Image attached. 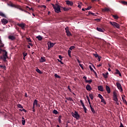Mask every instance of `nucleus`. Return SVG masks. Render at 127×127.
<instances>
[{
	"mask_svg": "<svg viewBox=\"0 0 127 127\" xmlns=\"http://www.w3.org/2000/svg\"><path fill=\"white\" fill-rule=\"evenodd\" d=\"M0 53H2V55L0 56V59L4 62H6V59L8 58L7 56V52L5 50L0 49Z\"/></svg>",
	"mask_w": 127,
	"mask_h": 127,
	"instance_id": "nucleus-1",
	"label": "nucleus"
},
{
	"mask_svg": "<svg viewBox=\"0 0 127 127\" xmlns=\"http://www.w3.org/2000/svg\"><path fill=\"white\" fill-rule=\"evenodd\" d=\"M53 8L55 9V11L57 12V13H59V12H61V9H60V5L58 4H56V5L54 4H51Z\"/></svg>",
	"mask_w": 127,
	"mask_h": 127,
	"instance_id": "nucleus-2",
	"label": "nucleus"
},
{
	"mask_svg": "<svg viewBox=\"0 0 127 127\" xmlns=\"http://www.w3.org/2000/svg\"><path fill=\"white\" fill-rule=\"evenodd\" d=\"M71 115L73 118H75L76 120H79L80 119V115L78 114L77 111H74V112L71 113Z\"/></svg>",
	"mask_w": 127,
	"mask_h": 127,
	"instance_id": "nucleus-3",
	"label": "nucleus"
},
{
	"mask_svg": "<svg viewBox=\"0 0 127 127\" xmlns=\"http://www.w3.org/2000/svg\"><path fill=\"white\" fill-rule=\"evenodd\" d=\"M110 24H111V25H113V26H114V27H116V28L120 29V24L116 22L110 21Z\"/></svg>",
	"mask_w": 127,
	"mask_h": 127,
	"instance_id": "nucleus-4",
	"label": "nucleus"
},
{
	"mask_svg": "<svg viewBox=\"0 0 127 127\" xmlns=\"http://www.w3.org/2000/svg\"><path fill=\"white\" fill-rule=\"evenodd\" d=\"M116 86L118 89L120 90V92H123V87H122V85L120 84V82H117Z\"/></svg>",
	"mask_w": 127,
	"mask_h": 127,
	"instance_id": "nucleus-5",
	"label": "nucleus"
},
{
	"mask_svg": "<svg viewBox=\"0 0 127 127\" xmlns=\"http://www.w3.org/2000/svg\"><path fill=\"white\" fill-rule=\"evenodd\" d=\"M64 29L66 33V35L67 36H70V35H71V32H70V31H69V27H65Z\"/></svg>",
	"mask_w": 127,
	"mask_h": 127,
	"instance_id": "nucleus-6",
	"label": "nucleus"
},
{
	"mask_svg": "<svg viewBox=\"0 0 127 127\" xmlns=\"http://www.w3.org/2000/svg\"><path fill=\"white\" fill-rule=\"evenodd\" d=\"M1 21L3 25H4L5 24H7V23H8V20H7L6 19L3 18Z\"/></svg>",
	"mask_w": 127,
	"mask_h": 127,
	"instance_id": "nucleus-7",
	"label": "nucleus"
},
{
	"mask_svg": "<svg viewBox=\"0 0 127 127\" xmlns=\"http://www.w3.org/2000/svg\"><path fill=\"white\" fill-rule=\"evenodd\" d=\"M65 2L67 5H70V6H72V5L74 4V3L70 0H66L65 1Z\"/></svg>",
	"mask_w": 127,
	"mask_h": 127,
	"instance_id": "nucleus-8",
	"label": "nucleus"
},
{
	"mask_svg": "<svg viewBox=\"0 0 127 127\" xmlns=\"http://www.w3.org/2000/svg\"><path fill=\"white\" fill-rule=\"evenodd\" d=\"M96 30H97V31H99V32H104L105 31V29L100 28V27H97L96 28Z\"/></svg>",
	"mask_w": 127,
	"mask_h": 127,
	"instance_id": "nucleus-9",
	"label": "nucleus"
},
{
	"mask_svg": "<svg viewBox=\"0 0 127 127\" xmlns=\"http://www.w3.org/2000/svg\"><path fill=\"white\" fill-rule=\"evenodd\" d=\"M8 39L10 40H15V36L9 35L8 37Z\"/></svg>",
	"mask_w": 127,
	"mask_h": 127,
	"instance_id": "nucleus-10",
	"label": "nucleus"
},
{
	"mask_svg": "<svg viewBox=\"0 0 127 127\" xmlns=\"http://www.w3.org/2000/svg\"><path fill=\"white\" fill-rule=\"evenodd\" d=\"M98 91H100V92H104V87L102 85H99L98 86Z\"/></svg>",
	"mask_w": 127,
	"mask_h": 127,
	"instance_id": "nucleus-11",
	"label": "nucleus"
},
{
	"mask_svg": "<svg viewBox=\"0 0 127 127\" xmlns=\"http://www.w3.org/2000/svg\"><path fill=\"white\" fill-rule=\"evenodd\" d=\"M17 25L18 26H19V27H21V28H24V27H25V24H24V23H18L17 24Z\"/></svg>",
	"mask_w": 127,
	"mask_h": 127,
	"instance_id": "nucleus-12",
	"label": "nucleus"
},
{
	"mask_svg": "<svg viewBox=\"0 0 127 127\" xmlns=\"http://www.w3.org/2000/svg\"><path fill=\"white\" fill-rule=\"evenodd\" d=\"M106 90L108 94L111 93V88L108 85H106Z\"/></svg>",
	"mask_w": 127,
	"mask_h": 127,
	"instance_id": "nucleus-13",
	"label": "nucleus"
},
{
	"mask_svg": "<svg viewBox=\"0 0 127 127\" xmlns=\"http://www.w3.org/2000/svg\"><path fill=\"white\" fill-rule=\"evenodd\" d=\"M86 89L87 91H91V90H92L91 85L87 84L86 86Z\"/></svg>",
	"mask_w": 127,
	"mask_h": 127,
	"instance_id": "nucleus-14",
	"label": "nucleus"
},
{
	"mask_svg": "<svg viewBox=\"0 0 127 127\" xmlns=\"http://www.w3.org/2000/svg\"><path fill=\"white\" fill-rule=\"evenodd\" d=\"M55 44H56L54 43H51V42H49L48 43V45L50 46V47H51L52 48V47H53V46H54Z\"/></svg>",
	"mask_w": 127,
	"mask_h": 127,
	"instance_id": "nucleus-15",
	"label": "nucleus"
},
{
	"mask_svg": "<svg viewBox=\"0 0 127 127\" xmlns=\"http://www.w3.org/2000/svg\"><path fill=\"white\" fill-rule=\"evenodd\" d=\"M108 75H109L108 72H106V73H102V76L105 78V79H107L108 78Z\"/></svg>",
	"mask_w": 127,
	"mask_h": 127,
	"instance_id": "nucleus-16",
	"label": "nucleus"
},
{
	"mask_svg": "<svg viewBox=\"0 0 127 127\" xmlns=\"http://www.w3.org/2000/svg\"><path fill=\"white\" fill-rule=\"evenodd\" d=\"M125 98H126V96L124 95V96H122V100L123 101V103H124V104H126V105H127V100H126V99H125Z\"/></svg>",
	"mask_w": 127,
	"mask_h": 127,
	"instance_id": "nucleus-17",
	"label": "nucleus"
},
{
	"mask_svg": "<svg viewBox=\"0 0 127 127\" xmlns=\"http://www.w3.org/2000/svg\"><path fill=\"white\" fill-rule=\"evenodd\" d=\"M115 74H117L119 75L120 77H122V73L120 72V70L119 69H116V72Z\"/></svg>",
	"mask_w": 127,
	"mask_h": 127,
	"instance_id": "nucleus-18",
	"label": "nucleus"
},
{
	"mask_svg": "<svg viewBox=\"0 0 127 127\" xmlns=\"http://www.w3.org/2000/svg\"><path fill=\"white\" fill-rule=\"evenodd\" d=\"M46 61V59H45V57H41L40 60V63L45 62Z\"/></svg>",
	"mask_w": 127,
	"mask_h": 127,
	"instance_id": "nucleus-19",
	"label": "nucleus"
},
{
	"mask_svg": "<svg viewBox=\"0 0 127 127\" xmlns=\"http://www.w3.org/2000/svg\"><path fill=\"white\" fill-rule=\"evenodd\" d=\"M38 101L37 100L35 99L34 101L33 104V109H34V107L35 106V105H37V103H38Z\"/></svg>",
	"mask_w": 127,
	"mask_h": 127,
	"instance_id": "nucleus-20",
	"label": "nucleus"
},
{
	"mask_svg": "<svg viewBox=\"0 0 127 127\" xmlns=\"http://www.w3.org/2000/svg\"><path fill=\"white\" fill-rule=\"evenodd\" d=\"M66 100H67V101H70V102H74V100L72 99V98L70 97H65Z\"/></svg>",
	"mask_w": 127,
	"mask_h": 127,
	"instance_id": "nucleus-21",
	"label": "nucleus"
},
{
	"mask_svg": "<svg viewBox=\"0 0 127 127\" xmlns=\"http://www.w3.org/2000/svg\"><path fill=\"white\" fill-rule=\"evenodd\" d=\"M0 69H2L3 70H6V67L4 65H0Z\"/></svg>",
	"mask_w": 127,
	"mask_h": 127,
	"instance_id": "nucleus-22",
	"label": "nucleus"
},
{
	"mask_svg": "<svg viewBox=\"0 0 127 127\" xmlns=\"http://www.w3.org/2000/svg\"><path fill=\"white\" fill-rule=\"evenodd\" d=\"M120 3H122V4H124L125 5H127V1H121Z\"/></svg>",
	"mask_w": 127,
	"mask_h": 127,
	"instance_id": "nucleus-23",
	"label": "nucleus"
},
{
	"mask_svg": "<svg viewBox=\"0 0 127 127\" xmlns=\"http://www.w3.org/2000/svg\"><path fill=\"white\" fill-rule=\"evenodd\" d=\"M36 38L37 39H38V40H39V41L42 40V37H41V36H40V35L37 36Z\"/></svg>",
	"mask_w": 127,
	"mask_h": 127,
	"instance_id": "nucleus-24",
	"label": "nucleus"
},
{
	"mask_svg": "<svg viewBox=\"0 0 127 127\" xmlns=\"http://www.w3.org/2000/svg\"><path fill=\"white\" fill-rule=\"evenodd\" d=\"M0 16H2V17H6V16H5V15L2 12H0Z\"/></svg>",
	"mask_w": 127,
	"mask_h": 127,
	"instance_id": "nucleus-25",
	"label": "nucleus"
},
{
	"mask_svg": "<svg viewBox=\"0 0 127 127\" xmlns=\"http://www.w3.org/2000/svg\"><path fill=\"white\" fill-rule=\"evenodd\" d=\"M110 10L109 8H108L107 7H105L103 9H102V11H109Z\"/></svg>",
	"mask_w": 127,
	"mask_h": 127,
	"instance_id": "nucleus-26",
	"label": "nucleus"
},
{
	"mask_svg": "<svg viewBox=\"0 0 127 127\" xmlns=\"http://www.w3.org/2000/svg\"><path fill=\"white\" fill-rule=\"evenodd\" d=\"M112 16L115 18V19H119V16L118 15H112Z\"/></svg>",
	"mask_w": 127,
	"mask_h": 127,
	"instance_id": "nucleus-27",
	"label": "nucleus"
},
{
	"mask_svg": "<svg viewBox=\"0 0 127 127\" xmlns=\"http://www.w3.org/2000/svg\"><path fill=\"white\" fill-rule=\"evenodd\" d=\"M55 77L58 79H60L61 78V76H59L58 74H57V73L55 74Z\"/></svg>",
	"mask_w": 127,
	"mask_h": 127,
	"instance_id": "nucleus-28",
	"label": "nucleus"
},
{
	"mask_svg": "<svg viewBox=\"0 0 127 127\" xmlns=\"http://www.w3.org/2000/svg\"><path fill=\"white\" fill-rule=\"evenodd\" d=\"M53 114H55V115H58V111L56 110H54L53 111Z\"/></svg>",
	"mask_w": 127,
	"mask_h": 127,
	"instance_id": "nucleus-29",
	"label": "nucleus"
},
{
	"mask_svg": "<svg viewBox=\"0 0 127 127\" xmlns=\"http://www.w3.org/2000/svg\"><path fill=\"white\" fill-rule=\"evenodd\" d=\"M36 72H37V73H39V74H41L42 73V72H41V70L38 68H37L36 69Z\"/></svg>",
	"mask_w": 127,
	"mask_h": 127,
	"instance_id": "nucleus-30",
	"label": "nucleus"
},
{
	"mask_svg": "<svg viewBox=\"0 0 127 127\" xmlns=\"http://www.w3.org/2000/svg\"><path fill=\"white\" fill-rule=\"evenodd\" d=\"M113 100L115 102H119V99H118V97H113Z\"/></svg>",
	"mask_w": 127,
	"mask_h": 127,
	"instance_id": "nucleus-31",
	"label": "nucleus"
},
{
	"mask_svg": "<svg viewBox=\"0 0 127 127\" xmlns=\"http://www.w3.org/2000/svg\"><path fill=\"white\" fill-rule=\"evenodd\" d=\"M23 57H26V56H27V53H26V52H24L22 53Z\"/></svg>",
	"mask_w": 127,
	"mask_h": 127,
	"instance_id": "nucleus-32",
	"label": "nucleus"
},
{
	"mask_svg": "<svg viewBox=\"0 0 127 127\" xmlns=\"http://www.w3.org/2000/svg\"><path fill=\"white\" fill-rule=\"evenodd\" d=\"M17 107L18 108H19V109H23V107H22V105H21V104H18Z\"/></svg>",
	"mask_w": 127,
	"mask_h": 127,
	"instance_id": "nucleus-33",
	"label": "nucleus"
},
{
	"mask_svg": "<svg viewBox=\"0 0 127 127\" xmlns=\"http://www.w3.org/2000/svg\"><path fill=\"white\" fill-rule=\"evenodd\" d=\"M22 124L23 125V126H24V125H25V120H24V118H22Z\"/></svg>",
	"mask_w": 127,
	"mask_h": 127,
	"instance_id": "nucleus-34",
	"label": "nucleus"
},
{
	"mask_svg": "<svg viewBox=\"0 0 127 127\" xmlns=\"http://www.w3.org/2000/svg\"><path fill=\"white\" fill-rule=\"evenodd\" d=\"M89 98H91V100H93L94 96L92 94H89Z\"/></svg>",
	"mask_w": 127,
	"mask_h": 127,
	"instance_id": "nucleus-35",
	"label": "nucleus"
},
{
	"mask_svg": "<svg viewBox=\"0 0 127 127\" xmlns=\"http://www.w3.org/2000/svg\"><path fill=\"white\" fill-rule=\"evenodd\" d=\"M86 83H92V82H93V80L92 79H90L89 80H85Z\"/></svg>",
	"mask_w": 127,
	"mask_h": 127,
	"instance_id": "nucleus-36",
	"label": "nucleus"
},
{
	"mask_svg": "<svg viewBox=\"0 0 127 127\" xmlns=\"http://www.w3.org/2000/svg\"><path fill=\"white\" fill-rule=\"evenodd\" d=\"M101 103H103V104H104L105 105L107 104V103H106V101H105V99L104 98H102L101 99Z\"/></svg>",
	"mask_w": 127,
	"mask_h": 127,
	"instance_id": "nucleus-37",
	"label": "nucleus"
},
{
	"mask_svg": "<svg viewBox=\"0 0 127 127\" xmlns=\"http://www.w3.org/2000/svg\"><path fill=\"white\" fill-rule=\"evenodd\" d=\"M2 47H4V44L2 43V42L0 44V48H2Z\"/></svg>",
	"mask_w": 127,
	"mask_h": 127,
	"instance_id": "nucleus-38",
	"label": "nucleus"
},
{
	"mask_svg": "<svg viewBox=\"0 0 127 127\" xmlns=\"http://www.w3.org/2000/svg\"><path fill=\"white\" fill-rule=\"evenodd\" d=\"M75 46H70V47L69 48V50H73V49H74L75 48Z\"/></svg>",
	"mask_w": 127,
	"mask_h": 127,
	"instance_id": "nucleus-39",
	"label": "nucleus"
},
{
	"mask_svg": "<svg viewBox=\"0 0 127 127\" xmlns=\"http://www.w3.org/2000/svg\"><path fill=\"white\" fill-rule=\"evenodd\" d=\"M118 97L117 95V92H116L115 91L113 92V97Z\"/></svg>",
	"mask_w": 127,
	"mask_h": 127,
	"instance_id": "nucleus-40",
	"label": "nucleus"
},
{
	"mask_svg": "<svg viewBox=\"0 0 127 127\" xmlns=\"http://www.w3.org/2000/svg\"><path fill=\"white\" fill-rule=\"evenodd\" d=\"M83 109L84 110V113H85V114H87V108H86V107H83Z\"/></svg>",
	"mask_w": 127,
	"mask_h": 127,
	"instance_id": "nucleus-41",
	"label": "nucleus"
},
{
	"mask_svg": "<svg viewBox=\"0 0 127 127\" xmlns=\"http://www.w3.org/2000/svg\"><path fill=\"white\" fill-rule=\"evenodd\" d=\"M98 97L100 99H101V100H102V99H104L103 96H102V95H101L100 94H98Z\"/></svg>",
	"mask_w": 127,
	"mask_h": 127,
	"instance_id": "nucleus-42",
	"label": "nucleus"
},
{
	"mask_svg": "<svg viewBox=\"0 0 127 127\" xmlns=\"http://www.w3.org/2000/svg\"><path fill=\"white\" fill-rule=\"evenodd\" d=\"M80 104H81V106H82V107H85V105L84 104V103L83 102V101H82V100H80Z\"/></svg>",
	"mask_w": 127,
	"mask_h": 127,
	"instance_id": "nucleus-43",
	"label": "nucleus"
},
{
	"mask_svg": "<svg viewBox=\"0 0 127 127\" xmlns=\"http://www.w3.org/2000/svg\"><path fill=\"white\" fill-rule=\"evenodd\" d=\"M91 112H92L93 114H96V111H95V109H94V108H91Z\"/></svg>",
	"mask_w": 127,
	"mask_h": 127,
	"instance_id": "nucleus-44",
	"label": "nucleus"
},
{
	"mask_svg": "<svg viewBox=\"0 0 127 127\" xmlns=\"http://www.w3.org/2000/svg\"><path fill=\"white\" fill-rule=\"evenodd\" d=\"M71 51H70V50H68V56H69V57H71Z\"/></svg>",
	"mask_w": 127,
	"mask_h": 127,
	"instance_id": "nucleus-45",
	"label": "nucleus"
},
{
	"mask_svg": "<svg viewBox=\"0 0 127 127\" xmlns=\"http://www.w3.org/2000/svg\"><path fill=\"white\" fill-rule=\"evenodd\" d=\"M26 40L27 42H31V40L30 39V38H26Z\"/></svg>",
	"mask_w": 127,
	"mask_h": 127,
	"instance_id": "nucleus-46",
	"label": "nucleus"
},
{
	"mask_svg": "<svg viewBox=\"0 0 127 127\" xmlns=\"http://www.w3.org/2000/svg\"><path fill=\"white\" fill-rule=\"evenodd\" d=\"M88 14H89V15H90V14H91L93 16L96 15H95V13H92V12H91V11H89V12H88Z\"/></svg>",
	"mask_w": 127,
	"mask_h": 127,
	"instance_id": "nucleus-47",
	"label": "nucleus"
},
{
	"mask_svg": "<svg viewBox=\"0 0 127 127\" xmlns=\"http://www.w3.org/2000/svg\"><path fill=\"white\" fill-rule=\"evenodd\" d=\"M26 8H29V9L30 10H32V11H33V8L32 7L30 8V7H29L28 6H26Z\"/></svg>",
	"mask_w": 127,
	"mask_h": 127,
	"instance_id": "nucleus-48",
	"label": "nucleus"
},
{
	"mask_svg": "<svg viewBox=\"0 0 127 127\" xmlns=\"http://www.w3.org/2000/svg\"><path fill=\"white\" fill-rule=\"evenodd\" d=\"M76 60H77L78 63H81V62L80 61V60H79V57H76Z\"/></svg>",
	"mask_w": 127,
	"mask_h": 127,
	"instance_id": "nucleus-49",
	"label": "nucleus"
},
{
	"mask_svg": "<svg viewBox=\"0 0 127 127\" xmlns=\"http://www.w3.org/2000/svg\"><path fill=\"white\" fill-rule=\"evenodd\" d=\"M92 8V6L88 7L87 8H85V10H89Z\"/></svg>",
	"mask_w": 127,
	"mask_h": 127,
	"instance_id": "nucleus-50",
	"label": "nucleus"
},
{
	"mask_svg": "<svg viewBox=\"0 0 127 127\" xmlns=\"http://www.w3.org/2000/svg\"><path fill=\"white\" fill-rule=\"evenodd\" d=\"M89 68L90 69L91 71H93V72L94 71V69H93V67H92V66L89 65Z\"/></svg>",
	"mask_w": 127,
	"mask_h": 127,
	"instance_id": "nucleus-51",
	"label": "nucleus"
},
{
	"mask_svg": "<svg viewBox=\"0 0 127 127\" xmlns=\"http://www.w3.org/2000/svg\"><path fill=\"white\" fill-rule=\"evenodd\" d=\"M64 11H67V10H69V8L64 7Z\"/></svg>",
	"mask_w": 127,
	"mask_h": 127,
	"instance_id": "nucleus-52",
	"label": "nucleus"
},
{
	"mask_svg": "<svg viewBox=\"0 0 127 127\" xmlns=\"http://www.w3.org/2000/svg\"><path fill=\"white\" fill-rule=\"evenodd\" d=\"M80 67L82 69H84V67H83V64H79Z\"/></svg>",
	"mask_w": 127,
	"mask_h": 127,
	"instance_id": "nucleus-53",
	"label": "nucleus"
},
{
	"mask_svg": "<svg viewBox=\"0 0 127 127\" xmlns=\"http://www.w3.org/2000/svg\"><path fill=\"white\" fill-rule=\"evenodd\" d=\"M94 56L96 58H99L100 57V56H99V55H98V54H94Z\"/></svg>",
	"mask_w": 127,
	"mask_h": 127,
	"instance_id": "nucleus-54",
	"label": "nucleus"
},
{
	"mask_svg": "<svg viewBox=\"0 0 127 127\" xmlns=\"http://www.w3.org/2000/svg\"><path fill=\"white\" fill-rule=\"evenodd\" d=\"M58 62H60L61 64H64V63H63V62H62L61 61H60V60H59V59L58 60Z\"/></svg>",
	"mask_w": 127,
	"mask_h": 127,
	"instance_id": "nucleus-55",
	"label": "nucleus"
},
{
	"mask_svg": "<svg viewBox=\"0 0 127 127\" xmlns=\"http://www.w3.org/2000/svg\"><path fill=\"white\" fill-rule=\"evenodd\" d=\"M59 58L61 59V60H62V58H63V57L61 55H59Z\"/></svg>",
	"mask_w": 127,
	"mask_h": 127,
	"instance_id": "nucleus-56",
	"label": "nucleus"
},
{
	"mask_svg": "<svg viewBox=\"0 0 127 127\" xmlns=\"http://www.w3.org/2000/svg\"><path fill=\"white\" fill-rule=\"evenodd\" d=\"M67 88H68L69 92H72V90H71V89L70 88V86H68Z\"/></svg>",
	"mask_w": 127,
	"mask_h": 127,
	"instance_id": "nucleus-57",
	"label": "nucleus"
},
{
	"mask_svg": "<svg viewBox=\"0 0 127 127\" xmlns=\"http://www.w3.org/2000/svg\"><path fill=\"white\" fill-rule=\"evenodd\" d=\"M125 127V126H124V125H123V123H120V127Z\"/></svg>",
	"mask_w": 127,
	"mask_h": 127,
	"instance_id": "nucleus-58",
	"label": "nucleus"
},
{
	"mask_svg": "<svg viewBox=\"0 0 127 127\" xmlns=\"http://www.w3.org/2000/svg\"><path fill=\"white\" fill-rule=\"evenodd\" d=\"M93 72L94 73L95 76H96V77H98V75H97V72H96V71H95V70H93Z\"/></svg>",
	"mask_w": 127,
	"mask_h": 127,
	"instance_id": "nucleus-59",
	"label": "nucleus"
},
{
	"mask_svg": "<svg viewBox=\"0 0 127 127\" xmlns=\"http://www.w3.org/2000/svg\"><path fill=\"white\" fill-rule=\"evenodd\" d=\"M95 20H96L97 21L100 22V21H101V19H95Z\"/></svg>",
	"mask_w": 127,
	"mask_h": 127,
	"instance_id": "nucleus-60",
	"label": "nucleus"
},
{
	"mask_svg": "<svg viewBox=\"0 0 127 127\" xmlns=\"http://www.w3.org/2000/svg\"><path fill=\"white\" fill-rule=\"evenodd\" d=\"M83 79H84L85 80V81H86V80H87V77H86L85 76H84L83 77Z\"/></svg>",
	"mask_w": 127,
	"mask_h": 127,
	"instance_id": "nucleus-61",
	"label": "nucleus"
},
{
	"mask_svg": "<svg viewBox=\"0 0 127 127\" xmlns=\"http://www.w3.org/2000/svg\"><path fill=\"white\" fill-rule=\"evenodd\" d=\"M116 104L119 106V105H120V104L119 103V101H116Z\"/></svg>",
	"mask_w": 127,
	"mask_h": 127,
	"instance_id": "nucleus-62",
	"label": "nucleus"
},
{
	"mask_svg": "<svg viewBox=\"0 0 127 127\" xmlns=\"http://www.w3.org/2000/svg\"><path fill=\"white\" fill-rule=\"evenodd\" d=\"M61 118H62V116L61 115H60L59 117V120H61Z\"/></svg>",
	"mask_w": 127,
	"mask_h": 127,
	"instance_id": "nucleus-63",
	"label": "nucleus"
},
{
	"mask_svg": "<svg viewBox=\"0 0 127 127\" xmlns=\"http://www.w3.org/2000/svg\"><path fill=\"white\" fill-rule=\"evenodd\" d=\"M77 7H79V8H81V5H80V4H78Z\"/></svg>",
	"mask_w": 127,
	"mask_h": 127,
	"instance_id": "nucleus-64",
	"label": "nucleus"
}]
</instances>
